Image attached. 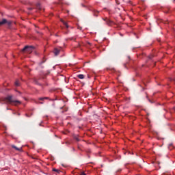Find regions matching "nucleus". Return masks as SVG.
Instances as JSON below:
<instances>
[{"label": "nucleus", "instance_id": "obj_12", "mask_svg": "<svg viewBox=\"0 0 175 175\" xmlns=\"http://www.w3.org/2000/svg\"><path fill=\"white\" fill-rule=\"evenodd\" d=\"M74 139H75L77 142H80V139L79 138V135H74Z\"/></svg>", "mask_w": 175, "mask_h": 175}, {"label": "nucleus", "instance_id": "obj_3", "mask_svg": "<svg viewBox=\"0 0 175 175\" xmlns=\"http://www.w3.org/2000/svg\"><path fill=\"white\" fill-rule=\"evenodd\" d=\"M5 24H7V25H8V27H10V25H12V21H8V20L3 18V19H2L1 21H0V27L1 25H5Z\"/></svg>", "mask_w": 175, "mask_h": 175}, {"label": "nucleus", "instance_id": "obj_11", "mask_svg": "<svg viewBox=\"0 0 175 175\" xmlns=\"http://www.w3.org/2000/svg\"><path fill=\"white\" fill-rule=\"evenodd\" d=\"M14 84H15L16 87H20V81L18 80H16Z\"/></svg>", "mask_w": 175, "mask_h": 175}, {"label": "nucleus", "instance_id": "obj_15", "mask_svg": "<svg viewBox=\"0 0 175 175\" xmlns=\"http://www.w3.org/2000/svg\"><path fill=\"white\" fill-rule=\"evenodd\" d=\"M44 99H49V97H40L38 98L39 100H44Z\"/></svg>", "mask_w": 175, "mask_h": 175}, {"label": "nucleus", "instance_id": "obj_10", "mask_svg": "<svg viewBox=\"0 0 175 175\" xmlns=\"http://www.w3.org/2000/svg\"><path fill=\"white\" fill-rule=\"evenodd\" d=\"M62 23H63L64 25H65V27H66V28H69V25H68V23H66V22H65L64 20H61Z\"/></svg>", "mask_w": 175, "mask_h": 175}, {"label": "nucleus", "instance_id": "obj_16", "mask_svg": "<svg viewBox=\"0 0 175 175\" xmlns=\"http://www.w3.org/2000/svg\"><path fill=\"white\" fill-rule=\"evenodd\" d=\"M117 5H120V1L119 0H115Z\"/></svg>", "mask_w": 175, "mask_h": 175}, {"label": "nucleus", "instance_id": "obj_20", "mask_svg": "<svg viewBox=\"0 0 175 175\" xmlns=\"http://www.w3.org/2000/svg\"><path fill=\"white\" fill-rule=\"evenodd\" d=\"M3 100H5L1 99V100H0V103H1Z\"/></svg>", "mask_w": 175, "mask_h": 175}, {"label": "nucleus", "instance_id": "obj_24", "mask_svg": "<svg viewBox=\"0 0 175 175\" xmlns=\"http://www.w3.org/2000/svg\"><path fill=\"white\" fill-rule=\"evenodd\" d=\"M128 58L129 59V58H131V57L129 56Z\"/></svg>", "mask_w": 175, "mask_h": 175}, {"label": "nucleus", "instance_id": "obj_22", "mask_svg": "<svg viewBox=\"0 0 175 175\" xmlns=\"http://www.w3.org/2000/svg\"><path fill=\"white\" fill-rule=\"evenodd\" d=\"M7 110H11L10 109H9V108H7Z\"/></svg>", "mask_w": 175, "mask_h": 175}, {"label": "nucleus", "instance_id": "obj_13", "mask_svg": "<svg viewBox=\"0 0 175 175\" xmlns=\"http://www.w3.org/2000/svg\"><path fill=\"white\" fill-rule=\"evenodd\" d=\"M36 8L39 10H42V8L40 7V3H38L36 4Z\"/></svg>", "mask_w": 175, "mask_h": 175}, {"label": "nucleus", "instance_id": "obj_23", "mask_svg": "<svg viewBox=\"0 0 175 175\" xmlns=\"http://www.w3.org/2000/svg\"><path fill=\"white\" fill-rule=\"evenodd\" d=\"M29 10H32V8H29Z\"/></svg>", "mask_w": 175, "mask_h": 175}, {"label": "nucleus", "instance_id": "obj_9", "mask_svg": "<svg viewBox=\"0 0 175 175\" xmlns=\"http://www.w3.org/2000/svg\"><path fill=\"white\" fill-rule=\"evenodd\" d=\"M53 172H55L56 173H57V174H59V173H61V170L55 168L53 169Z\"/></svg>", "mask_w": 175, "mask_h": 175}, {"label": "nucleus", "instance_id": "obj_1", "mask_svg": "<svg viewBox=\"0 0 175 175\" xmlns=\"http://www.w3.org/2000/svg\"><path fill=\"white\" fill-rule=\"evenodd\" d=\"M5 99V100H8V102H9L11 105H14V106L21 105V101L13 100V96H8Z\"/></svg>", "mask_w": 175, "mask_h": 175}, {"label": "nucleus", "instance_id": "obj_2", "mask_svg": "<svg viewBox=\"0 0 175 175\" xmlns=\"http://www.w3.org/2000/svg\"><path fill=\"white\" fill-rule=\"evenodd\" d=\"M33 50V46H25L22 50L21 53H27V54H31Z\"/></svg>", "mask_w": 175, "mask_h": 175}, {"label": "nucleus", "instance_id": "obj_4", "mask_svg": "<svg viewBox=\"0 0 175 175\" xmlns=\"http://www.w3.org/2000/svg\"><path fill=\"white\" fill-rule=\"evenodd\" d=\"M59 53H61V49L58 48H55L53 50V53L55 57H57V55H59Z\"/></svg>", "mask_w": 175, "mask_h": 175}, {"label": "nucleus", "instance_id": "obj_18", "mask_svg": "<svg viewBox=\"0 0 175 175\" xmlns=\"http://www.w3.org/2000/svg\"><path fill=\"white\" fill-rule=\"evenodd\" d=\"M38 103H40V105H43V102H38Z\"/></svg>", "mask_w": 175, "mask_h": 175}, {"label": "nucleus", "instance_id": "obj_21", "mask_svg": "<svg viewBox=\"0 0 175 175\" xmlns=\"http://www.w3.org/2000/svg\"><path fill=\"white\" fill-rule=\"evenodd\" d=\"M88 44L89 45H91V43H90V42H88Z\"/></svg>", "mask_w": 175, "mask_h": 175}, {"label": "nucleus", "instance_id": "obj_19", "mask_svg": "<svg viewBox=\"0 0 175 175\" xmlns=\"http://www.w3.org/2000/svg\"><path fill=\"white\" fill-rule=\"evenodd\" d=\"M81 175H86V174H85V173L82 172V173L81 174Z\"/></svg>", "mask_w": 175, "mask_h": 175}, {"label": "nucleus", "instance_id": "obj_6", "mask_svg": "<svg viewBox=\"0 0 175 175\" xmlns=\"http://www.w3.org/2000/svg\"><path fill=\"white\" fill-rule=\"evenodd\" d=\"M93 14L95 17H98V14H99V11L96 10H93Z\"/></svg>", "mask_w": 175, "mask_h": 175}, {"label": "nucleus", "instance_id": "obj_17", "mask_svg": "<svg viewBox=\"0 0 175 175\" xmlns=\"http://www.w3.org/2000/svg\"><path fill=\"white\" fill-rule=\"evenodd\" d=\"M36 84H38V85H40V83L38 82V81L35 80Z\"/></svg>", "mask_w": 175, "mask_h": 175}, {"label": "nucleus", "instance_id": "obj_8", "mask_svg": "<svg viewBox=\"0 0 175 175\" xmlns=\"http://www.w3.org/2000/svg\"><path fill=\"white\" fill-rule=\"evenodd\" d=\"M77 78L80 79L81 80H83V79H84V75L83 74L78 75Z\"/></svg>", "mask_w": 175, "mask_h": 175}, {"label": "nucleus", "instance_id": "obj_7", "mask_svg": "<svg viewBox=\"0 0 175 175\" xmlns=\"http://www.w3.org/2000/svg\"><path fill=\"white\" fill-rule=\"evenodd\" d=\"M12 148H14V150H16V151H21L22 148H17V146L12 145Z\"/></svg>", "mask_w": 175, "mask_h": 175}, {"label": "nucleus", "instance_id": "obj_14", "mask_svg": "<svg viewBox=\"0 0 175 175\" xmlns=\"http://www.w3.org/2000/svg\"><path fill=\"white\" fill-rule=\"evenodd\" d=\"M169 150H173V144L171 143L168 145Z\"/></svg>", "mask_w": 175, "mask_h": 175}, {"label": "nucleus", "instance_id": "obj_5", "mask_svg": "<svg viewBox=\"0 0 175 175\" xmlns=\"http://www.w3.org/2000/svg\"><path fill=\"white\" fill-rule=\"evenodd\" d=\"M105 21H106L107 25H111V24H113V21H110V19H104Z\"/></svg>", "mask_w": 175, "mask_h": 175}]
</instances>
